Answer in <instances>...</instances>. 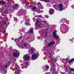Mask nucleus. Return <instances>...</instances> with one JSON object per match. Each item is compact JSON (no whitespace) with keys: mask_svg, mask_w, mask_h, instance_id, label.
Masks as SVG:
<instances>
[{"mask_svg":"<svg viewBox=\"0 0 74 74\" xmlns=\"http://www.w3.org/2000/svg\"><path fill=\"white\" fill-rule=\"evenodd\" d=\"M53 36L56 40L59 39V36L56 35V31H54L53 33Z\"/></svg>","mask_w":74,"mask_h":74,"instance_id":"f257e3e1","label":"nucleus"},{"mask_svg":"<svg viewBox=\"0 0 74 74\" xmlns=\"http://www.w3.org/2000/svg\"><path fill=\"white\" fill-rule=\"evenodd\" d=\"M63 6L62 4H60L59 5L58 8H56V10L58 11H59V10H60V11H62V10H63Z\"/></svg>","mask_w":74,"mask_h":74,"instance_id":"f03ea898","label":"nucleus"},{"mask_svg":"<svg viewBox=\"0 0 74 74\" xmlns=\"http://www.w3.org/2000/svg\"><path fill=\"white\" fill-rule=\"evenodd\" d=\"M55 12V10L53 9H50L49 11V13L50 15H53Z\"/></svg>","mask_w":74,"mask_h":74,"instance_id":"7ed1b4c3","label":"nucleus"},{"mask_svg":"<svg viewBox=\"0 0 74 74\" xmlns=\"http://www.w3.org/2000/svg\"><path fill=\"white\" fill-rule=\"evenodd\" d=\"M19 56V51H17L16 53L14 52L13 53V56L14 57H18Z\"/></svg>","mask_w":74,"mask_h":74,"instance_id":"20e7f679","label":"nucleus"},{"mask_svg":"<svg viewBox=\"0 0 74 74\" xmlns=\"http://www.w3.org/2000/svg\"><path fill=\"white\" fill-rule=\"evenodd\" d=\"M24 58L25 60H29L30 59V56L27 55H25Z\"/></svg>","mask_w":74,"mask_h":74,"instance_id":"39448f33","label":"nucleus"},{"mask_svg":"<svg viewBox=\"0 0 74 74\" xmlns=\"http://www.w3.org/2000/svg\"><path fill=\"white\" fill-rule=\"evenodd\" d=\"M55 43V42L52 41L50 42L48 45L47 46L48 47H50V46H51V45H53V44Z\"/></svg>","mask_w":74,"mask_h":74,"instance_id":"423d86ee","label":"nucleus"},{"mask_svg":"<svg viewBox=\"0 0 74 74\" xmlns=\"http://www.w3.org/2000/svg\"><path fill=\"white\" fill-rule=\"evenodd\" d=\"M55 65H54V66H52L51 68V70H53L55 71Z\"/></svg>","mask_w":74,"mask_h":74,"instance_id":"0eeeda50","label":"nucleus"},{"mask_svg":"<svg viewBox=\"0 0 74 74\" xmlns=\"http://www.w3.org/2000/svg\"><path fill=\"white\" fill-rule=\"evenodd\" d=\"M37 58V55L34 54L31 57V58L32 59H36Z\"/></svg>","mask_w":74,"mask_h":74,"instance_id":"6e6552de","label":"nucleus"},{"mask_svg":"<svg viewBox=\"0 0 74 74\" xmlns=\"http://www.w3.org/2000/svg\"><path fill=\"white\" fill-rule=\"evenodd\" d=\"M69 31V28L67 27H66L65 28V33H63L64 34H65L66 33H67V32Z\"/></svg>","mask_w":74,"mask_h":74,"instance_id":"1a4fd4ad","label":"nucleus"},{"mask_svg":"<svg viewBox=\"0 0 74 74\" xmlns=\"http://www.w3.org/2000/svg\"><path fill=\"white\" fill-rule=\"evenodd\" d=\"M5 3V2L2 1H0V5H1V4H3V5H4Z\"/></svg>","mask_w":74,"mask_h":74,"instance_id":"9d476101","label":"nucleus"},{"mask_svg":"<svg viewBox=\"0 0 74 74\" xmlns=\"http://www.w3.org/2000/svg\"><path fill=\"white\" fill-rule=\"evenodd\" d=\"M40 23V21H37L35 22V26H37L38 24Z\"/></svg>","mask_w":74,"mask_h":74,"instance_id":"9b49d317","label":"nucleus"},{"mask_svg":"<svg viewBox=\"0 0 74 74\" xmlns=\"http://www.w3.org/2000/svg\"><path fill=\"white\" fill-rule=\"evenodd\" d=\"M74 58H72L71 60H70V61H69L68 63L70 64L72 62H74Z\"/></svg>","mask_w":74,"mask_h":74,"instance_id":"f8f14e48","label":"nucleus"},{"mask_svg":"<svg viewBox=\"0 0 74 74\" xmlns=\"http://www.w3.org/2000/svg\"><path fill=\"white\" fill-rule=\"evenodd\" d=\"M18 14L19 16H21L22 15L23 13L21 12H20V11H18Z\"/></svg>","mask_w":74,"mask_h":74,"instance_id":"ddd939ff","label":"nucleus"},{"mask_svg":"<svg viewBox=\"0 0 74 74\" xmlns=\"http://www.w3.org/2000/svg\"><path fill=\"white\" fill-rule=\"evenodd\" d=\"M27 45V44H23L22 45H21V47L22 48H23L24 47H26V46Z\"/></svg>","mask_w":74,"mask_h":74,"instance_id":"4468645a","label":"nucleus"},{"mask_svg":"<svg viewBox=\"0 0 74 74\" xmlns=\"http://www.w3.org/2000/svg\"><path fill=\"white\" fill-rule=\"evenodd\" d=\"M36 9V6L34 7H33L32 8V10L33 11V10H35Z\"/></svg>","mask_w":74,"mask_h":74,"instance_id":"2eb2a0df","label":"nucleus"},{"mask_svg":"<svg viewBox=\"0 0 74 74\" xmlns=\"http://www.w3.org/2000/svg\"><path fill=\"white\" fill-rule=\"evenodd\" d=\"M25 25H26L27 26H29V25H30V24H29V23H26V22H25Z\"/></svg>","mask_w":74,"mask_h":74,"instance_id":"dca6fc26","label":"nucleus"},{"mask_svg":"<svg viewBox=\"0 0 74 74\" xmlns=\"http://www.w3.org/2000/svg\"><path fill=\"white\" fill-rule=\"evenodd\" d=\"M44 1H45V2L46 3H49V0H43Z\"/></svg>","mask_w":74,"mask_h":74,"instance_id":"f3484780","label":"nucleus"},{"mask_svg":"<svg viewBox=\"0 0 74 74\" xmlns=\"http://www.w3.org/2000/svg\"><path fill=\"white\" fill-rule=\"evenodd\" d=\"M43 22L44 23H45V25H46V26H47V25H48V24H47V21H43Z\"/></svg>","mask_w":74,"mask_h":74,"instance_id":"a211bd4d","label":"nucleus"},{"mask_svg":"<svg viewBox=\"0 0 74 74\" xmlns=\"http://www.w3.org/2000/svg\"><path fill=\"white\" fill-rule=\"evenodd\" d=\"M33 29H32V28H30V33H33Z\"/></svg>","mask_w":74,"mask_h":74,"instance_id":"6ab92c4d","label":"nucleus"},{"mask_svg":"<svg viewBox=\"0 0 74 74\" xmlns=\"http://www.w3.org/2000/svg\"><path fill=\"white\" fill-rule=\"evenodd\" d=\"M37 17H38L39 18H43V17L41 15L37 16Z\"/></svg>","mask_w":74,"mask_h":74,"instance_id":"aec40b11","label":"nucleus"},{"mask_svg":"<svg viewBox=\"0 0 74 74\" xmlns=\"http://www.w3.org/2000/svg\"><path fill=\"white\" fill-rule=\"evenodd\" d=\"M31 52L32 53H33L34 52V49H33V48L32 47L31 48Z\"/></svg>","mask_w":74,"mask_h":74,"instance_id":"412c9836","label":"nucleus"},{"mask_svg":"<svg viewBox=\"0 0 74 74\" xmlns=\"http://www.w3.org/2000/svg\"><path fill=\"white\" fill-rule=\"evenodd\" d=\"M46 68L48 70V69H49V66H48V65H47L46 67Z\"/></svg>","mask_w":74,"mask_h":74,"instance_id":"4be33fe9","label":"nucleus"},{"mask_svg":"<svg viewBox=\"0 0 74 74\" xmlns=\"http://www.w3.org/2000/svg\"><path fill=\"white\" fill-rule=\"evenodd\" d=\"M70 70L72 71H74V68H71L70 69Z\"/></svg>","mask_w":74,"mask_h":74,"instance_id":"5701e85b","label":"nucleus"},{"mask_svg":"<svg viewBox=\"0 0 74 74\" xmlns=\"http://www.w3.org/2000/svg\"><path fill=\"white\" fill-rule=\"evenodd\" d=\"M14 21H17L18 20V18H14Z\"/></svg>","mask_w":74,"mask_h":74,"instance_id":"b1692460","label":"nucleus"},{"mask_svg":"<svg viewBox=\"0 0 74 74\" xmlns=\"http://www.w3.org/2000/svg\"><path fill=\"white\" fill-rule=\"evenodd\" d=\"M38 5H40V6H42L41 4L40 3V2H38Z\"/></svg>","mask_w":74,"mask_h":74,"instance_id":"393cba45","label":"nucleus"},{"mask_svg":"<svg viewBox=\"0 0 74 74\" xmlns=\"http://www.w3.org/2000/svg\"><path fill=\"white\" fill-rule=\"evenodd\" d=\"M24 30L23 29H21V30L20 31V32H24Z\"/></svg>","mask_w":74,"mask_h":74,"instance_id":"a878e982","label":"nucleus"},{"mask_svg":"<svg viewBox=\"0 0 74 74\" xmlns=\"http://www.w3.org/2000/svg\"><path fill=\"white\" fill-rule=\"evenodd\" d=\"M27 7L28 9H29V8H30V6L28 5Z\"/></svg>","mask_w":74,"mask_h":74,"instance_id":"bb28decb","label":"nucleus"},{"mask_svg":"<svg viewBox=\"0 0 74 74\" xmlns=\"http://www.w3.org/2000/svg\"><path fill=\"white\" fill-rule=\"evenodd\" d=\"M14 6L16 7H18V4H15V5H14Z\"/></svg>","mask_w":74,"mask_h":74,"instance_id":"cd10ccee","label":"nucleus"},{"mask_svg":"<svg viewBox=\"0 0 74 74\" xmlns=\"http://www.w3.org/2000/svg\"><path fill=\"white\" fill-rule=\"evenodd\" d=\"M8 66V65L7 64H6L5 65V68H7Z\"/></svg>","mask_w":74,"mask_h":74,"instance_id":"c85d7f7f","label":"nucleus"},{"mask_svg":"<svg viewBox=\"0 0 74 74\" xmlns=\"http://www.w3.org/2000/svg\"><path fill=\"white\" fill-rule=\"evenodd\" d=\"M16 7L14 6V5L13 6V9H15V8H16Z\"/></svg>","mask_w":74,"mask_h":74,"instance_id":"c756f323","label":"nucleus"},{"mask_svg":"<svg viewBox=\"0 0 74 74\" xmlns=\"http://www.w3.org/2000/svg\"><path fill=\"white\" fill-rule=\"evenodd\" d=\"M25 64L26 65H28V62H25Z\"/></svg>","mask_w":74,"mask_h":74,"instance_id":"7c9ffc66","label":"nucleus"},{"mask_svg":"<svg viewBox=\"0 0 74 74\" xmlns=\"http://www.w3.org/2000/svg\"><path fill=\"white\" fill-rule=\"evenodd\" d=\"M25 5L26 7H27L29 5H28V4H27V3H26Z\"/></svg>","mask_w":74,"mask_h":74,"instance_id":"2f4dec72","label":"nucleus"},{"mask_svg":"<svg viewBox=\"0 0 74 74\" xmlns=\"http://www.w3.org/2000/svg\"><path fill=\"white\" fill-rule=\"evenodd\" d=\"M48 69H47L46 68L44 69V70H45V71H47V70H48Z\"/></svg>","mask_w":74,"mask_h":74,"instance_id":"473e14b6","label":"nucleus"},{"mask_svg":"<svg viewBox=\"0 0 74 74\" xmlns=\"http://www.w3.org/2000/svg\"><path fill=\"white\" fill-rule=\"evenodd\" d=\"M48 17H49V16H48V15H47L46 16V18H48Z\"/></svg>","mask_w":74,"mask_h":74,"instance_id":"72a5a7b5","label":"nucleus"},{"mask_svg":"<svg viewBox=\"0 0 74 74\" xmlns=\"http://www.w3.org/2000/svg\"><path fill=\"white\" fill-rule=\"evenodd\" d=\"M66 60H67V61H69V60L68 59V58H66Z\"/></svg>","mask_w":74,"mask_h":74,"instance_id":"f704fd0d","label":"nucleus"},{"mask_svg":"<svg viewBox=\"0 0 74 74\" xmlns=\"http://www.w3.org/2000/svg\"><path fill=\"white\" fill-rule=\"evenodd\" d=\"M40 26V25H38V27H39Z\"/></svg>","mask_w":74,"mask_h":74,"instance_id":"c9c22d12","label":"nucleus"},{"mask_svg":"<svg viewBox=\"0 0 74 74\" xmlns=\"http://www.w3.org/2000/svg\"><path fill=\"white\" fill-rule=\"evenodd\" d=\"M53 7H54V8H55V5H53Z\"/></svg>","mask_w":74,"mask_h":74,"instance_id":"e433bc0d","label":"nucleus"},{"mask_svg":"<svg viewBox=\"0 0 74 74\" xmlns=\"http://www.w3.org/2000/svg\"><path fill=\"white\" fill-rule=\"evenodd\" d=\"M45 74H48V73H46Z\"/></svg>","mask_w":74,"mask_h":74,"instance_id":"4c0bfd02","label":"nucleus"},{"mask_svg":"<svg viewBox=\"0 0 74 74\" xmlns=\"http://www.w3.org/2000/svg\"><path fill=\"white\" fill-rule=\"evenodd\" d=\"M40 12H38V13H40Z\"/></svg>","mask_w":74,"mask_h":74,"instance_id":"58836bf2","label":"nucleus"},{"mask_svg":"<svg viewBox=\"0 0 74 74\" xmlns=\"http://www.w3.org/2000/svg\"><path fill=\"white\" fill-rule=\"evenodd\" d=\"M16 66H18V64H17Z\"/></svg>","mask_w":74,"mask_h":74,"instance_id":"ea45409f","label":"nucleus"},{"mask_svg":"<svg viewBox=\"0 0 74 74\" xmlns=\"http://www.w3.org/2000/svg\"><path fill=\"white\" fill-rule=\"evenodd\" d=\"M7 1H8V0H7Z\"/></svg>","mask_w":74,"mask_h":74,"instance_id":"a19ab883","label":"nucleus"},{"mask_svg":"<svg viewBox=\"0 0 74 74\" xmlns=\"http://www.w3.org/2000/svg\"><path fill=\"white\" fill-rule=\"evenodd\" d=\"M68 74H69V73H68Z\"/></svg>","mask_w":74,"mask_h":74,"instance_id":"79ce46f5","label":"nucleus"},{"mask_svg":"<svg viewBox=\"0 0 74 74\" xmlns=\"http://www.w3.org/2000/svg\"><path fill=\"white\" fill-rule=\"evenodd\" d=\"M27 21V20H26V21Z\"/></svg>","mask_w":74,"mask_h":74,"instance_id":"37998d69","label":"nucleus"},{"mask_svg":"<svg viewBox=\"0 0 74 74\" xmlns=\"http://www.w3.org/2000/svg\"><path fill=\"white\" fill-rule=\"evenodd\" d=\"M39 19V18H38V19Z\"/></svg>","mask_w":74,"mask_h":74,"instance_id":"c03bdc74","label":"nucleus"}]
</instances>
